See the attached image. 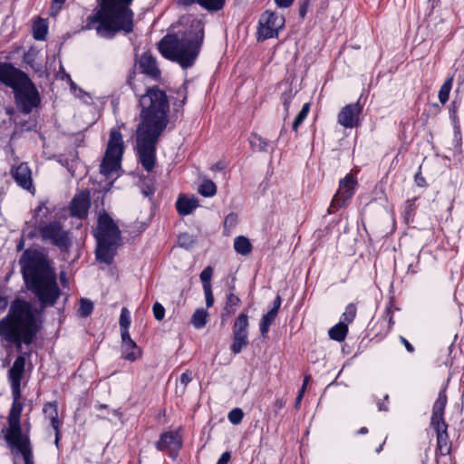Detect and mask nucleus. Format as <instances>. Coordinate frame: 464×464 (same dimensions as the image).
I'll return each instance as SVG.
<instances>
[{"label":"nucleus","instance_id":"473e14b6","mask_svg":"<svg viewBox=\"0 0 464 464\" xmlns=\"http://www.w3.org/2000/svg\"><path fill=\"white\" fill-rule=\"evenodd\" d=\"M356 306L353 304H349L344 312L342 314V323H346V325H349L355 318L356 315Z\"/></svg>","mask_w":464,"mask_h":464},{"label":"nucleus","instance_id":"7ed1b4c3","mask_svg":"<svg viewBox=\"0 0 464 464\" xmlns=\"http://www.w3.org/2000/svg\"><path fill=\"white\" fill-rule=\"evenodd\" d=\"M22 273L27 288L43 306L53 305L60 296L56 273L49 260L40 251L26 250L21 259Z\"/></svg>","mask_w":464,"mask_h":464},{"label":"nucleus","instance_id":"423d86ee","mask_svg":"<svg viewBox=\"0 0 464 464\" xmlns=\"http://www.w3.org/2000/svg\"><path fill=\"white\" fill-rule=\"evenodd\" d=\"M0 82L14 91L17 109L29 114L41 102L39 92L29 77L7 63H0Z\"/></svg>","mask_w":464,"mask_h":464},{"label":"nucleus","instance_id":"864d4df0","mask_svg":"<svg viewBox=\"0 0 464 464\" xmlns=\"http://www.w3.org/2000/svg\"><path fill=\"white\" fill-rule=\"evenodd\" d=\"M189 239L188 235L183 234L179 237V242L180 246H187V241Z\"/></svg>","mask_w":464,"mask_h":464},{"label":"nucleus","instance_id":"a211bd4d","mask_svg":"<svg viewBox=\"0 0 464 464\" xmlns=\"http://www.w3.org/2000/svg\"><path fill=\"white\" fill-rule=\"evenodd\" d=\"M181 447V438L178 432L169 431L163 433L156 443L159 450L176 451Z\"/></svg>","mask_w":464,"mask_h":464},{"label":"nucleus","instance_id":"e2e57ef3","mask_svg":"<svg viewBox=\"0 0 464 464\" xmlns=\"http://www.w3.org/2000/svg\"><path fill=\"white\" fill-rule=\"evenodd\" d=\"M306 386H307V384H305V383H304V382H303V385H302V387H301V389H300L299 392H303V394H304V392H305V389H306Z\"/></svg>","mask_w":464,"mask_h":464},{"label":"nucleus","instance_id":"f03ea898","mask_svg":"<svg viewBox=\"0 0 464 464\" xmlns=\"http://www.w3.org/2000/svg\"><path fill=\"white\" fill-rule=\"evenodd\" d=\"M204 40V23L193 14L182 15L164 36L159 50L167 59L182 68L190 67L196 61Z\"/></svg>","mask_w":464,"mask_h":464},{"label":"nucleus","instance_id":"6e6552de","mask_svg":"<svg viewBox=\"0 0 464 464\" xmlns=\"http://www.w3.org/2000/svg\"><path fill=\"white\" fill-rule=\"evenodd\" d=\"M20 411L13 408L8 416V429L5 440L11 447H15L23 455L24 464H34L33 452L30 448L29 438L22 431L20 424Z\"/></svg>","mask_w":464,"mask_h":464},{"label":"nucleus","instance_id":"09e8293b","mask_svg":"<svg viewBox=\"0 0 464 464\" xmlns=\"http://www.w3.org/2000/svg\"><path fill=\"white\" fill-rule=\"evenodd\" d=\"M53 5H52V14H55L59 12L61 8V5L65 2V0H53Z\"/></svg>","mask_w":464,"mask_h":464},{"label":"nucleus","instance_id":"f3484780","mask_svg":"<svg viewBox=\"0 0 464 464\" xmlns=\"http://www.w3.org/2000/svg\"><path fill=\"white\" fill-rule=\"evenodd\" d=\"M90 206L91 198L89 191H81L76 194L72 200L71 213L74 217L83 218L87 216Z\"/></svg>","mask_w":464,"mask_h":464},{"label":"nucleus","instance_id":"603ef678","mask_svg":"<svg viewBox=\"0 0 464 464\" xmlns=\"http://www.w3.org/2000/svg\"><path fill=\"white\" fill-rule=\"evenodd\" d=\"M280 305H281V297L280 296H276V300L274 301L273 307L271 308L270 311L275 312L276 314H277L278 310L280 308Z\"/></svg>","mask_w":464,"mask_h":464},{"label":"nucleus","instance_id":"5701e85b","mask_svg":"<svg viewBox=\"0 0 464 464\" xmlns=\"http://www.w3.org/2000/svg\"><path fill=\"white\" fill-rule=\"evenodd\" d=\"M437 433V452L441 456L450 454L451 444L449 440L447 430L436 431Z\"/></svg>","mask_w":464,"mask_h":464},{"label":"nucleus","instance_id":"a19ab883","mask_svg":"<svg viewBox=\"0 0 464 464\" xmlns=\"http://www.w3.org/2000/svg\"><path fill=\"white\" fill-rule=\"evenodd\" d=\"M244 413L241 409L235 408L228 413V420L232 424H239L243 419Z\"/></svg>","mask_w":464,"mask_h":464},{"label":"nucleus","instance_id":"2eb2a0df","mask_svg":"<svg viewBox=\"0 0 464 464\" xmlns=\"http://www.w3.org/2000/svg\"><path fill=\"white\" fill-rule=\"evenodd\" d=\"M26 353L19 355L14 362L13 366L9 370V378L14 394L19 395L21 380L24 372Z\"/></svg>","mask_w":464,"mask_h":464},{"label":"nucleus","instance_id":"4c0bfd02","mask_svg":"<svg viewBox=\"0 0 464 464\" xmlns=\"http://www.w3.org/2000/svg\"><path fill=\"white\" fill-rule=\"evenodd\" d=\"M49 210L44 203L40 204L34 210L35 224L44 221V218L47 217Z\"/></svg>","mask_w":464,"mask_h":464},{"label":"nucleus","instance_id":"393cba45","mask_svg":"<svg viewBox=\"0 0 464 464\" xmlns=\"http://www.w3.org/2000/svg\"><path fill=\"white\" fill-rule=\"evenodd\" d=\"M179 3L184 5H188L193 3H198L201 6L208 10H219L223 7L224 0H179Z\"/></svg>","mask_w":464,"mask_h":464},{"label":"nucleus","instance_id":"6ab92c4d","mask_svg":"<svg viewBox=\"0 0 464 464\" xmlns=\"http://www.w3.org/2000/svg\"><path fill=\"white\" fill-rule=\"evenodd\" d=\"M137 64L142 73L153 79H157L160 74L155 58L148 53H144L140 56L137 60Z\"/></svg>","mask_w":464,"mask_h":464},{"label":"nucleus","instance_id":"58836bf2","mask_svg":"<svg viewBox=\"0 0 464 464\" xmlns=\"http://www.w3.org/2000/svg\"><path fill=\"white\" fill-rule=\"evenodd\" d=\"M250 144L252 148L259 151H265L267 147V142L263 138L257 135L252 137V139L250 140Z\"/></svg>","mask_w":464,"mask_h":464},{"label":"nucleus","instance_id":"c03bdc74","mask_svg":"<svg viewBox=\"0 0 464 464\" xmlns=\"http://www.w3.org/2000/svg\"><path fill=\"white\" fill-rule=\"evenodd\" d=\"M237 223V216L234 213L228 214L224 220L225 229H232Z\"/></svg>","mask_w":464,"mask_h":464},{"label":"nucleus","instance_id":"ddd939ff","mask_svg":"<svg viewBox=\"0 0 464 464\" xmlns=\"http://www.w3.org/2000/svg\"><path fill=\"white\" fill-rule=\"evenodd\" d=\"M362 106L359 102L343 106L337 115V122L345 129H353L359 125Z\"/></svg>","mask_w":464,"mask_h":464},{"label":"nucleus","instance_id":"0e129e2a","mask_svg":"<svg viewBox=\"0 0 464 464\" xmlns=\"http://www.w3.org/2000/svg\"><path fill=\"white\" fill-rule=\"evenodd\" d=\"M5 306V302L3 298L0 297V309Z\"/></svg>","mask_w":464,"mask_h":464},{"label":"nucleus","instance_id":"774afa93","mask_svg":"<svg viewBox=\"0 0 464 464\" xmlns=\"http://www.w3.org/2000/svg\"><path fill=\"white\" fill-rule=\"evenodd\" d=\"M382 449V445H381L377 450H376V452H380Z\"/></svg>","mask_w":464,"mask_h":464},{"label":"nucleus","instance_id":"de8ad7c7","mask_svg":"<svg viewBox=\"0 0 464 464\" xmlns=\"http://www.w3.org/2000/svg\"><path fill=\"white\" fill-rule=\"evenodd\" d=\"M291 99H292L291 92L290 93H284L282 95L283 105H284L285 111L286 112H288V111H289V106H290Z\"/></svg>","mask_w":464,"mask_h":464},{"label":"nucleus","instance_id":"9b49d317","mask_svg":"<svg viewBox=\"0 0 464 464\" xmlns=\"http://www.w3.org/2000/svg\"><path fill=\"white\" fill-rule=\"evenodd\" d=\"M40 233L45 241H49L61 248L70 245L68 232L65 231L59 222H51L41 227Z\"/></svg>","mask_w":464,"mask_h":464},{"label":"nucleus","instance_id":"3c124183","mask_svg":"<svg viewBox=\"0 0 464 464\" xmlns=\"http://www.w3.org/2000/svg\"><path fill=\"white\" fill-rule=\"evenodd\" d=\"M277 6L286 8L292 5L294 0H275Z\"/></svg>","mask_w":464,"mask_h":464},{"label":"nucleus","instance_id":"9d476101","mask_svg":"<svg viewBox=\"0 0 464 464\" xmlns=\"http://www.w3.org/2000/svg\"><path fill=\"white\" fill-rule=\"evenodd\" d=\"M285 24V18L275 12L266 11L260 16L257 28V39L264 41L276 37Z\"/></svg>","mask_w":464,"mask_h":464},{"label":"nucleus","instance_id":"13d9d810","mask_svg":"<svg viewBox=\"0 0 464 464\" xmlns=\"http://www.w3.org/2000/svg\"><path fill=\"white\" fill-rule=\"evenodd\" d=\"M378 408H379V411H388V408L383 403H379Z\"/></svg>","mask_w":464,"mask_h":464},{"label":"nucleus","instance_id":"cd10ccee","mask_svg":"<svg viewBox=\"0 0 464 464\" xmlns=\"http://www.w3.org/2000/svg\"><path fill=\"white\" fill-rule=\"evenodd\" d=\"M277 316V314L272 311H268L261 319L260 322V333L262 336H266L267 334L270 325L275 321L276 317Z\"/></svg>","mask_w":464,"mask_h":464},{"label":"nucleus","instance_id":"49530a36","mask_svg":"<svg viewBox=\"0 0 464 464\" xmlns=\"http://www.w3.org/2000/svg\"><path fill=\"white\" fill-rule=\"evenodd\" d=\"M204 291V295H205V297H206V304H207V307H211L214 304V297H213V294H212V289L211 288H208V289H203Z\"/></svg>","mask_w":464,"mask_h":464},{"label":"nucleus","instance_id":"c9c22d12","mask_svg":"<svg viewBox=\"0 0 464 464\" xmlns=\"http://www.w3.org/2000/svg\"><path fill=\"white\" fill-rule=\"evenodd\" d=\"M93 310V304L87 300V299H82L80 307L78 309V313L82 317H87L92 314Z\"/></svg>","mask_w":464,"mask_h":464},{"label":"nucleus","instance_id":"4be33fe9","mask_svg":"<svg viewBox=\"0 0 464 464\" xmlns=\"http://www.w3.org/2000/svg\"><path fill=\"white\" fill-rule=\"evenodd\" d=\"M44 414L46 419L51 422L52 427L55 430V443L59 441V420H58V410L55 402H48L44 407Z\"/></svg>","mask_w":464,"mask_h":464},{"label":"nucleus","instance_id":"7c9ffc66","mask_svg":"<svg viewBox=\"0 0 464 464\" xmlns=\"http://www.w3.org/2000/svg\"><path fill=\"white\" fill-rule=\"evenodd\" d=\"M207 316L204 309H198L192 316L191 323L196 328H202L207 323Z\"/></svg>","mask_w":464,"mask_h":464},{"label":"nucleus","instance_id":"ea45409f","mask_svg":"<svg viewBox=\"0 0 464 464\" xmlns=\"http://www.w3.org/2000/svg\"><path fill=\"white\" fill-rule=\"evenodd\" d=\"M121 357L134 362L141 357V350H122Z\"/></svg>","mask_w":464,"mask_h":464},{"label":"nucleus","instance_id":"a878e982","mask_svg":"<svg viewBox=\"0 0 464 464\" xmlns=\"http://www.w3.org/2000/svg\"><path fill=\"white\" fill-rule=\"evenodd\" d=\"M234 248L237 254L246 256L251 252L252 246L246 237L239 236L234 240Z\"/></svg>","mask_w":464,"mask_h":464},{"label":"nucleus","instance_id":"bf43d9fd","mask_svg":"<svg viewBox=\"0 0 464 464\" xmlns=\"http://www.w3.org/2000/svg\"><path fill=\"white\" fill-rule=\"evenodd\" d=\"M367 432H368V430H367V428H365V427H362V428H361V429L358 430V433H359V434H366Z\"/></svg>","mask_w":464,"mask_h":464},{"label":"nucleus","instance_id":"39448f33","mask_svg":"<svg viewBox=\"0 0 464 464\" xmlns=\"http://www.w3.org/2000/svg\"><path fill=\"white\" fill-rule=\"evenodd\" d=\"M37 332V321L30 304L15 301L9 314L0 321V335L20 346L30 344Z\"/></svg>","mask_w":464,"mask_h":464},{"label":"nucleus","instance_id":"79ce46f5","mask_svg":"<svg viewBox=\"0 0 464 464\" xmlns=\"http://www.w3.org/2000/svg\"><path fill=\"white\" fill-rule=\"evenodd\" d=\"M130 324V314L127 308H122L120 316L121 329H128Z\"/></svg>","mask_w":464,"mask_h":464},{"label":"nucleus","instance_id":"dca6fc26","mask_svg":"<svg viewBox=\"0 0 464 464\" xmlns=\"http://www.w3.org/2000/svg\"><path fill=\"white\" fill-rule=\"evenodd\" d=\"M247 315L245 314H239L234 324L233 348H242L243 346L247 345Z\"/></svg>","mask_w":464,"mask_h":464},{"label":"nucleus","instance_id":"e433bc0d","mask_svg":"<svg viewBox=\"0 0 464 464\" xmlns=\"http://www.w3.org/2000/svg\"><path fill=\"white\" fill-rule=\"evenodd\" d=\"M239 304L240 299L234 294H229L227 297L226 309L228 313H234Z\"/></svg>","mask_w":464,"mask_h":464},{"label":"nucleus","instance_id":"412c9836","mask_svg":"<svg viewBox=\"0 0 464 464\" xmlns=\"http://www.w3.org/2000/svg\"><path fill=\"white\" fill-rule=\"evenodd\" d=\"M198 207V200L196 197L182 195L176 202V208L179 215L187 216Z\"/></svg>","mask_w":464,"mask_h":464},{"label":"nucleus","instance_id":"f8f14e48","mask_svg":"<svg viewBox=\"0 0 464 464\" xmlns=\"http://www.w3.org/2000/svg\"><path fill=\"white\" fill-rule=\"evenodd\" d=\"M357 186V180L352 174L346 175L340 180L339 188L331 203L332 208H342L347 205L353 198Z\"/></svg>","mask_w":464,"mask_h":464},{"label":"nucleus","instance_id":"052dcab7","mask_svg":"<svg viewBox=\"0 0 464 464\" xmlns=\"http://www.w3.org/2000/svg\"><path fill=\"white\" fill-rule=\"evenodd\" d=\"M401 340H402L403 344L406 346V348H411V344L409 343V342L407 340H405L404 338H401Z\"/></svg>","mask_w":464,"mask_h":464},{"label":"nucleus","instance_id":"6e6d98bb","mask_svg":"<svg viewBox=\"0 0 464 464\" xmlns=\"http://www.w3.org/2000/svg\"><path fill=\"white\" fill-rule=\"evenodd\" d=\"M285 405V401L283 399H277L275 402V406L277 409H282Z\"/></svg>","mask_w":464,"mask_h":464},{"label":"nucleus","instance_id":"69168bd1","mask_svg":"<svg viewBox=\"0 0 464 464\" xmlns=\"http://www.w3.org/2000/svg\"><path fill=\"white\" fill-rule=\"evenodd\" d=\"M129 83H130V85L131 86L132 90H133L134 92H136V86H135L134 82H133L131 80H130V81H129Z\"/></svg>","mask_w":464,"mask_h":464},{"label":"nucleus","instance_id":"f704fd0d","mask_svg":"<svg viewBox=\"0 0 464 464\" xmlns=\"http://www.w3.org/2000/svg\"><path fill=\"white\" fill-rule=\"evenodd\" d=\"M190 382H191L190 373H188V372L182 373L180 376V380H179V385H177V387H176V393L180 396L183 395L186 391L187 385Z\"/></svg>","mask_w":464,"mask_h":464},{"label":"nucleus","instance_id":"c756f323","mask_svg":"<svg viewBox=\"0 0 464 464\" xmlns=\"http://www.w3.org/2000/svg\"><path fill=\"white\" fill-rule=\"evenodd\" d=\"M34 37L36 40H44L47 34V25L42 19L35 21L33 26Z\"/></svg>","mask_w":464,"mask_h":464},{"label":"nucleus","instance_id":"4d7b16f0","mask_svg":"<svg viewBox=\"0 0 464 464\" xmlns=\"http://www.w3.org/2000/svg\"><path fill=\"white\" fill-rule=\"evenodd\" d=\"M415 180L418 184V186H423V183L425 182L424 179L420 177L419 174L415 176Z\"/></svg>","mask_w":464,"mask_h":464},{"label":"nucleus","instance_id":"8fccbe9b","mask_svg":"<svg viewBox=\"0 0 464 464\" xmlns=\"http://www.w3.org/2000/svg\"><path fill=\"white\" fill-rule=\"evenodd\" d=\"M230 458H231L230 453L228 451H226L220 456L217 464H227V462L230 460Z\"/></svg>","mask_w":464,"mask_h":464},{"label":"nucleus","instance_id":"72a5a7b5","mask_svg":"<svg viewBox=\"0 0 464 464\" xmlns=\"http://www.w3.org/2000/svg\"><path fill=\"white\" fill-rule=\"evenodd\" d=\"M213 275V268L208 266L200 273V280L202 282L203 289L211 288V278Z\"/></svg>","mask_w":464,"mask_h":464},{"label":"nucleus","instance_id":"4468645a","mask_svg":"<svg viewBox=\"0 0 464 464\" xmlns=\"http://www.w3.org/2000/svg\"><path fill=\"white\" fill-rule=\"evenodd\" d=\"M446 404L447 396L444 392H440L433 405L431 416V426L436 431L448 429V425L444 421V411Z\"/></svg>","mask_w":464,"mask_h":464},{"label":"nucleus","instance_id":"c85d7f7f","mask_svg":"<svg viewBox=\"0 0 464 464\" xmlns=\"http://www.w3.org/2000/svg\"><path fill=\"white\" fill-rule=\"evenodd\" d=\"M453 76L449 77L439 91V100L442 104H445L450 96V92L452 87Z\"/></svg>","mask_w":464,"mask_h":464},{"label":"nucleus","instance_id":"680f3d73","mask_svg":"<svg viewBox=\"0 0 464 464\" xmlns=\"http://www.w3.org/2000/svg\"><path fill=\"white\" fill-rule=\"evenodd\" d=\"M310 380H311V376L310 375H305L304 379V383L308 384Z\"/></svg>","mask_w":464,"mask_h":464},{"label":"nucleus","instance_id":"f257e3e1","mask_svg":"<svg viewBox=\"0 0 464 464\" xmlns=\"http://www.w3.org/2000/svg\"><path fill=\"white\" fill-rule=\"evenodd\" d=\"M140 123L136 130V149L142 167L150 171L156 161V144L166 129L169 111L166 93L149 88L139 98Z\"/></svg>","mask_w":464,"mask_h":464},{"label":"nucleus","instance_id":"1a4fd4ad","mask_svg":"<svg viewBox=\"0 0 464 464\" xmlns=\"http://www.w3.org/2000/svg\"><path fill=\"white\" fill-rule=\"evenodd\" d=\"M124 150L122 135L119 130H111L108 140L103 160L101 164V172L110 177L121 169V161Z\"/></svg>","mask_w":464,"mask_h":464},{"label":"nucleus","instance_id":"20e7f679","mask_svg":"<svg viewBox=\"0 0 464 464\" xmlns=\"http://www.w3.org/2000/svg\"><path fill=\"white\" fill-rule=\"evenodd\" d=\"M132 0H101L100 9L88 17L86 27L96 30L102 37H112L117 32L133 29Z\"/></svg>","mask_w":464,"mask_h":464},{"label":"nucleus","instance_id":"2f4dec72","mask_svg":"<svg viewBox=\"0 0 464 464\" xmlns=\"http://www.w3.org/2000/svg\"><path fill=\"white\" fill-rule=\"evenodd\" d=\"M310 111V103L306 102L303 105L301 111L295 117L294 122H293V130L295 131L297 130L298 127L302 124V122L306 119L308 113Z\"/></svg>","mask_w":464,"mask_h":464},{"label":"nucleus","instance_id":"338daca9","mask_svg":"<svg viewBox=\"0 0 464 464\" xmlns=\"http://www.w3.org/2000/svg\"><path fill=\"white\" fill-rule=\"evenodd\" d=\"M23 246H24V241H23V240H21V242H20V243H19V245L17 246L18 250H21V249L23 248Z\"/></svg>","mask_w":464,"mask_h":464},{"label":"nucleus","instance_id":"b1692460","mask_svg":"<svg viewBox=\"0 0 464 464\" xmlns=\"http://www.w3.org/2000/svg\"><path fill=\"white\" fill-rule=\"evenodd\" d=\"M348 334V325L346 323H342L341 321L331 327L328 331V335L330 339L337 342H343Z\"/></svg>","mask_w":464,"mask_h":464},{"label":"nucleus","instance_id":"0eeeda50","mask_svg":"<svg viewBox=\"0 0 464 464\" xmlns=\"http://www.w3.org/2000/svg\"><path fill=\"white\" fill-rule=\"evenodd\" d=\"M94 236L97 240L96 257L100 262L111 264L121 242V230L112 218L101 212Z\"/></svg>","mask_w":464,"mask_h":464},{"label":"nucleus","instance_id":"bb28decb","mask_svg":"<svg viewBox=\"0 0 464 464\" xmlns=\"http://www.w3.org/2000/svg\"><path fill=\"white\" fill-rule=\"evenodd\" d=\"M198 193L206 198L213 197L217 193V187L213 181L206 179L199 185Z\"/></svg>","mask_w":464,"mask_h":464},{"label":"nucleus","instance_id":"a18cd8bd","mask_svg":"<svg viewBox=\"0 0 464 464\" xmlns=\"http://www.w3.org/2000/svg\"><path fill=\"white\" fill-rule=\"evenodd\" d=\"M154 317L158 321H161L165 316V308L160 304L155 303L152 307Z\"/></svg>","mask_w":464,"mask_h":464},{"label":"nucleus","instance_id":"37998d69","mask_svg":"<svg viewBox=\"0 0 464 464\" xmlns=\"http://www.w3.org/2000/svg\"><path fill=\"white\" fill-rule=\"evenodd\" d=\"M121 339L127 348H137L136 343L130 338L128 329H121Z\"/></svg>","mask_w":464,"mask_h":464},{"label":"nucleus","instance_id":"aec40b11","mask_svg":"<svg viewBox=\"0 0 464 464\" xmlns=\"http://www.w3.org/2000/svg\"><path fill=\"white\" fill-rule=\"evenodd\" d=\"M14 179L22 188L33 191L34 186L32 182L31 170L27 164H20L13 172Z\"/></svg>","mask_w":464,"mask_h":464},{"label":"nucleus","instance_id":"5fc2aeb1","mask_svg":"<svg viewBox=\"0 0 464 464\" xmlns=\"http://www.w3.org/2000/svg\"><path fill=\"white\" fill-rule=\"evenodd\" d=\"M303 397H304L303 392H298V394L296 396V399H295V409H298L300 407V404H301V401L303 400Z\"/></svg>","mask_w":464,"mask_h":464}]
</instances>
